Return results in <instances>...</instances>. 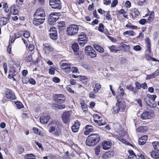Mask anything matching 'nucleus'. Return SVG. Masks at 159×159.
<instances>
[{
  "label": "nucleus",
  "instance_id": "nucleus-1",
  "mask_svg": "<svg viewBox=\"0 0 159 159\" xmlns=\"http://www.w3.org/2000/svg\"><path fill=\"white\" fill-rule=\"evenodd\" d=\"M100 139V137L98 134H91L87 137L86 144L89 146H93L99 142Z\"/></svg>",
  "mask_w": 159,
  "mask_h": 159
},
{
  "label": "nucleus",
  "instance_id": "nucleus-2",
  "mask_svg": "<svg viewBox=\"0 0 159 159\" xmlns=\"http://www.w3.org/2000/svg\"><path fill=\"white\" fill-rule=\"evenodd\" d=\"M58 123L57 122H52L48 125L49 127V132L50 133H52L54 132L53 134L55 136H58L60 135L61 131L59 127Z\"/></svg>",
  "mask_w": 159,
  "mask_h": 159
},
{
  "label": "nucleus",
  "instance_id": "nucleus-3",
  "mask_svg": "<svg viewBox=\"0 0 159 159\" xmlns=\"http://www.w3.org/2000/svg\"><path fill=\"white\" fill-rule=\"evenodd\" d=\"M79 30L78 25L75 24L70 25L67 28V34L69 36H74L78 33Z\"/></svg>",
  "mask_w": 159,
  "mask_h": 159
},
{
  "label": "nucleus",
  "instance_id": "nucleus-4",
  "mask_svg": "<svg viewBox=\"0 0 159 159\" xmlns=\"http://www.w3.org/2000/svg\"><path fill=\"white\" fill-rule=\"evenodd\" d=\"M125 108V103L119 101L117 100V102L115 106H114L113 107V113L114 114L118 113L119 111L123 112Z\"/></svg>",
  "mask_w": 159,
  "mask_h": 159
},
{
  "label": "nucleus",
  "instance_id": "nucleus-5",
  "mask_svg": "<svg viewBox=\"0 0 159 159\" xmlns=\"http://www.w3.org/2000/svg\"><path fill=\"white\" fill-rule=\"evenodd\" d=\"M84 52L86 55L90 56L92 57H96V52L90 46H86L85 48Z\"/></svg>",
  "mask_w": 159,
  "mask_h": 159
},
{
  "label": "nucleus",
  "instance_id": "nucleus-6",
  "mask_svg": "<svg viewBox=\"0 0 159 159\" xmlns=\"http://www.w3.org/2000/svg\"><path fill=\"white\" fill-rule=\"evenodd\" d=\"M71 112L70 111H66L61 115V118L63 122L65 123H69L71 119Z\"/></svg>",
  "mask_w": 159,
  "mask_h": 159
},
{
  "label": "nucleus",
  "instance_id": "nucleus-7",
  "mask_svg": "<svg viewBox=\"0 0 159 159\" xmlns=\"http://www.w3.org/2000/svg\"><path fill=\"white\" fill-rule=\"evenodd\" d=\"M49 5L53 8L60 9L61 7V3L60 0H50Z\"/></svg>",
  "mask_w": 159,
  "mask_h": 159
},
{
  "label": "nucleus",
  "instance_id": "nucleus-8",
  "mask_svg": "<svg viewBox=\"0 0 159 159\" xmlns=\"http://www.w3.org/2000/svg\"><path fill=\"white\" fill-rule=\"evenodd\" d=\"M54 100L56 102L59 104L64 103L65 101V98L62 94H55L53 96Z\"/></svg>",
  "mask_w": 159,
  "mask_h": 159
},
{
  "label": "nucleus",
  "instance_id": "nucleus-9",
  "mask_svg": "<svg viewBox=\"0 0 159 159\" xmlns=\"http://www.w3.org/2000/svg\"><path fill=\"white\" fill-rule=\"evenodd\" d=\"M34 16L36 18L41 17V18L45 19V14L42 8H38L36 11Z\"/></svg>",
  "mask_w": 159,
  "mask_h": 159
},
{
  "label": "nucleus",
  "instance_id": "nucleus-10",
  "mask_svg": "<svg viewBox=\"0 0 159 159\" xmlns=\"http://www.w3.org/2000/svg\"><path fill=\"white\" fill-rule=\"evenodd\" d=\"M4 95L7 98L11 100H14L16 98L14 93L9 89H7L5 91Z\"/></svg>",
  "mask_w": 159,
  "mask_h": 159
},
{
  "label": "nucleus",
  "instance_id": "nucleus-11",
  "mask_svg": "<svg viewBox=\"0 0 159 159\" xmlns=\"http://www.w3.org/2000/svg\"><path fill=\"white\" fill-rule=\"evenodd\" d=\"M50 38L53 40H56L57 38V33L56 29L54 27L50 28L49 30Z\"/></svg>",
  "mask_w": 159,
  "mask_h": 159
},
{
  "label": "nucleus",
  "instance_id": "nucleus-12",
  "mask_svg": "<svg viewBox=\"0 0 159 159\" xmlns=\"http://www.w3.org/2000/svg\"><path fill=\"white\" fill-rule=\"evenodd\" d=\"M59 18L58 16L56 14L51 13L49 16L48 21L49 23H54L56 22Z\"/></svg>",
  "mask_w": 159,
  "mask_h": 159
},
{
  "label": "nucleus",
  "instance_id": "nucleus-13",
  "mask_svg": "<svg viewBox=\"0 0 159 159\" xmlns=\"http://www.w3.org/2000/svg\"><path fill=\"white\" fill-rule=\"evenodd\" d=\"M45 19L41 18H39L34 17L33 19V24L36 26H38L42 24L44 22Z\"/></svg>",
  "mask_w": 159,
  "mask_h": 159
},
{
  "label": "nucleus",
  "instance_id": "nucleus-14",
  "mask_svg": "<svg viewBox=\"0 0 159 159\" xmlns=\"http://www.w3.org/2000/svg\"><path fill=\"white\" fill-rule=\"evenodd\" d=\"M43 51L49 53L51 52L53 49L51 45L49 44L45 43L43 44Z\"/></svg>",
  "mask_w": 159,
  "mask_h": 159
},
{
  "label": "nucleus",
  "instance_id": "nucleus-15",
  "mask_svg": "<svg viewBox=\"0 0 159 159\" xmlns=\"http://www.w3.org/2000/svg\"><path fill=\"white\" fill-rule=\"evenodd\" d=\"M151 114L150 112L145 111L141 115L140 118L143 120H146L150 119L151 117Z\"/></svg>",
  "mask_w": 159,
  "mask_h": 159
},
{
  "label": "nucleus",
  "instance_id": "nucleus-16",
  "mask_svg": "<svg viewBox=\"0 0 159 159\" xmlns=\"http://www.w3.org/2000/svg\"><path fill=\"white\" fill-rule=\"evenodd\" d=\"M102 144L103 149L105 150L109 149L111 146V143L109 141H104Z\"/></svg>",
  "mask_w": 159,
  "mask_h": 159
},
{
  "label": "nucleus",
  "instance_id": "nucleus-17",
  "mask_svg": "<svg viewBox=\"0 0 159 159\" xmlns=\"http://www.w3.org/2000/svg\"><path fill=\"white\" fill-rule=\"evenodd\" d=\"M50 119L48 116H42L40 118V122L42 124H45L48 123Z\"/></svg>",
  "mask_w": 159,
  "mask_h": 159
},
{
  "label": "nucleus",
  "instance_id": "nucleus-18",
  "mask_svg": "<svg viewBox=\"0 0 159 159\" xmlns=\"http://www.w3.org/2000/svg\"><path fill=\"white\" fill-rule=\"evenodd\" d=\"M146 46L147 48V50L146 51V52L147 54L149 55L151 52V46L150 41L149 38H147L146 39Z\"/></svg>",
  "mask_w": 159,
  "mask_h": 159
},
{
  "label": "nucleus",
  "instance_id": "nucleus-19",
  "mask_svg": "<svg viewBox=\"0 0 159 159\" xmlns=\"http://www.w3.org/2000/svg\"><path fill=\"white\" fill-rule=\"evenodd\" d=\"M80 125V123L78 121H77L71 127L72 131L74 132H77Z\"/></svg>",
  "mask_w": 159,
  "mask_h": 159
},
{
  "label": "nucleus",
  "instance_id": "nucleus-20",
  "mask_svg": "<svg viewBox=\"0 0 159 159\" xmlns=\"http://www.w3.org/2000/svg\"><path fill=\"white\" fill-rule=\"evenodd\" d=\"M9 20L8 18L3 17H0V25H5L8 22Z\"/></svg>",
  "mask_w": 159,
  "mask_h": 159
},
{
  "label": "nucleus",
  "instance_id": "nucleus-21",
  "mask_svg": "<svg viewBox=\"0 0 159 159\" xmlns=\"http://www.w3.org/2000/svg\"><path fill=\"white\" fill-rule=\"evenodd\" d=\"M61 66L62 69L66 70L67 71H69L71 67V65L67 63H62L61 65Z\"/></svg>",
  "mask_w": 159,
  "mask_h": 159
},
{
  "label": "nucleus",
  "instance_id": "nucleus-22",
  "mask_svg": "<svg viewBox=\"0 0 159 159\" xmlns=\"http://www.w3.org/2000/svg\"><path fill=\"white\" fill-rule=\"evenodd\" d=\"M159 75V71L156 70L154 73L150 75H148L147 77L148 79H150L156 77Z\"/></svg>",
  "mask_w": 159,
  "mask_h": 159
},
{
  "label": "nucleus",
  "instance_id": "nucleus-23",
  "mask_svg": "<svg viewBox=\"0 0 159 159\" xmlns=\"http://www.w3.org/2000/svg\"><path fill=\"white\" fill-rule=\"evenodd\" d=\"M147 129V127L146 126H140L137 129L136 131L138 133H144L146 132Z\"/></svg>",
  "mask_w": 159,
  "mask_h": 159
},
{
  "label": "nucleus",
  "instance_id": "nucleus-24",
  "mask_svg": "<svg viewBox=\"0 0 159 159\" xmlns=\"http://www.w3.org/2000/svg\"><path fill=\"white\" fill-rule=\"evenodd\" d=\"M94 83L95 84V85L94 87V89L93 91L94 93H96L101 88V86L100 84L99 83L95 82Z\"/></svg>",
  "mask_w": 159,
  "mask_h": 159
},
{
  "label": "nucleus",
  "instance_id": "nucleus-25",
  "mask_svg": "<svg viewBox=\"0 0 159 159\" xmlns=\"http://www.w3.org/2000/svg\"><path fill=\"white\" fill-rule=\"evenodd\" d=\"M113 156V154L111 152H106L102 156L101 158L102 159H107L110 158L111 157Z\"/></svg>",
  "mask_w": 159,
  "mask_h": 159
},
{
  "label": "nucleus",
  "instance_id": "nucleus-26",
  "mask_svg": "<svg viewBox=\"0 0 159 159\" xmlns=\"http://www.w3.org/2000/svg\"><path fill=\"white\" fill-rule=\"evenodd\" d=\"M152 157L155 159L159 158V154L158 152L152 151L151 153Z\"/></svg>",
  "mask_w": 159,
  "mask_h": 159
},
{
  "label": "nucleus",
  "instance_id": "nucleus-27",
  "mask_svg": "<svg viewBox=\"0 0 159 159\" xmlns=\"http://www.w3.org/2000/svg\"><path fill=\"white\" fill-rule=\"evenodd\" d=\"M72 48L75 52H77L79 50L78 44L77 43H73L72 46Z\"/></svg>",
  "mask_w": 159,
  "mask_h": 159
},
{
  "label": "nucleus",
  "instance_id": "nucleus-28",
  "mask_svg": "<svg viewBox=\"0 0 159 159\" xmlns=\"http://www.w3.org/2000/svg\"><path fill=\"white\" fill-rule=\"evenodd\" d=\"M117 92L118 95L120 96H122L124 94V90L123 88H121L120 85L118 88Z\"/></svg>",
  "mask_w": 159,
  "mask_h": 159
},
{
  "label": "nucleus",
  "instance_id": "nucleus-29",
  "mask_svg": "<svg viewBox=\"0 0 159 159\" xmlns=\"http://www.w3.org/2000/svg\"><path fill=\"white\" fill-rule=\"evenodd\" d=\"M93 47L95 49L100 53H102L104 52V49L97 45H94Z\"/></svg>",
  "mask_w": 159,
  "mask_h": 159
},
{
  "label": "nucleus",
  "instance_id": "nucleus-30",
  "mask_svg": "<svg viewBox=\"0 0 159 159\" xmlns=\"http://www.w3.org/2000/svg\"><path fill=\"white\" fill-rule=\"evenodd\" d=\"M154 148L157 151H159V142H154L152 143Z\"/></svg>",
  "mask_w": 159,
  "mask_h": 159
},
{
  "label": "nucleus",
  "instance_id": "nucleus-31",
  "mask_svg": "<svg viewBox=\"0 0 159 159\" xmlns=\"http://www.w3.org/2000/svg\"><path fill=\"white\" fill-rule=\"evenodd\" d=\"M11 12L14 15H17L18 13V11L17 9H15L14 6H12L10 9Z\"/></svg>",
  "mask_w": 159,
  "mask_h": 159
},
{
  "label": "nucleus",
  "instance_id": "nucleus-32",
  "mask_svg": "<svg viewBox=\"0 0 159 159\" xmlns=\"http://www.w3.org/2000/svg\"><path fill=\"white\" fill-rule=\"evenodd\" d=\"M113 126L114 128L117 130L118 132V130H119L122 128L121 125L118 123H114Z\"/></svg>",
  "mask_w": 159,
  "mask_h": 159
},
{
  "label": "nucleus",
  "instance_id": "nucleus-33",
  "mask_svg": "<svg viewBox=\"0 0 159 159\" xmlns=\"http://www.w3.org/2000/svg\"><path fill=\"white\" fill-rule=\"evenodd\" d=\"M35 156L32 154H27L25 156V159H35Z\"/></svg>",
  "mask_w": 159,
  "mask_h": 159
},
{
  "label": "nucleus",
  "instance_id": "nucleus-34",
  "mask_svg": "<svg viewBox=\"0 0 159 159\" xmlns=\"http://www.w3.org/2000/svg\"><path fill=\"white\" fill-rule=\"evenodd\" d=\"M32 60V56L31 55H29L26 56L25 58V61L26 62H30Z\"/></svg>",
  "mask_w": 159,
  "mask_h": 159
},
{
  "label": "nucleus",
  "instance_id": "nucleus-35",
  "mask_svg": "<svg viewBox=\"0 0 159 159\" xmlns=\"http://www.w3.org/2000/svg\"><path fill=\"white\" fill-rule=\"evenodd\" d=\"M80 104L81 105L82 108L84 110V111H85L87 109V106L85 104L84 102L83 101H82L80 102Z\"/></svg>",
  "mask_w": 159,
  "mask_h": 159
},
{
  "label": "nucleus",
  "instance_id": "nucleus-36",
  "mask_svg": "<svg viewBox=\"0 0 159 159\" xmlns=\"http://www.w3.org/2000/svg\"><path fill=\"white\" fill-rule=\"evenodd\" d=\"M84 38H87L86 34L84 33H83L79 36V41H84V40H85Z\"/></svg>",
  "mask_w": 159,
  "mask_h": 159
},
{
  "label": "nucleus",
  "instance_id": "nucleus-37",
  "mask_svg": "<svg viewBox=\"0 0 159 159\" xmlns=\"http://www.w3.org/2000/svg\"><path fill=\"white\" fill-rule=\"evenodd\" d=\"M65 23L62 21H60L58 25V28L59 29H62L63 27L65 26Z\"/></svg>",
  "mask_w": 159,
  "mask_h": 159
},
{
  "label": "nucleus",
  "instance_id": "nucleus-38",
  "mask_svg": "<svg viewBox=\"0 0 159 159\" xmlns=\"http://www.w3.org/2000/svg\"><path fill=\"white\" fill-rule=\"evenodd\" d=\"M85 129L86 130H88L90 132H93L94 130L93 127L90 125H87L86 126Z\"/></svg>",
  "mask_w": 159,
  "mask_h": 159
},
{
  "label": "nucleus",
  "instance_id": "nucleus-39",
  "mask_svg": "<svg viewBox=\"0 0 159 159\" xmlns=\"http://www.w3.org/2000/svg\"><path fill=\"white\" fill-rule=\"evenodd\" d=\"M154 12H152L150 13L148 20L149 21V22L153 20L154 16Z\"/></svg>",
  "mask_w": 159,
  "mask_h": 159
},
{
  "label": "nucleus",
  "instance_id": "nucleus-40",
  "mask_svg": "<svg viewBox=\"0 0 159 159\" xmlns=\"http://www.w3.org/2000/svg\"><path fill=\"white\" fill-rule=\"evenodd\" d=\"M117 139L120 141L121 142L126 143H127V140L123 138L120 136H118L117 137Z\"/></svg>",
  "mask_w": 159,
  "mask_h": 159
},
{
  "label": "nucleus",
  "instance_id": "nucleus-41",
  "mask_svg": "<svg viewBox=\"0 0 159 159\" xmlns=\"http://www.w3.org/2000/svg\"><path fill=\"white\" fill-rule=\"evenodd\" d=\"M85 40L84 41H78V43L80 45L82 46H84L85 44H86L88 40L87 38H85Z\"/></svg>",
  "mask_w": 159,
  "mask_h": 159
},
{
  "label": "nucleus",
  "instance_id": "nucleus-42",
  "mask_svg": "<svg viewBox=\"0 0 159 159\" xmlns=\"http://www.w3.org/2000/svg\"><path fill=\"white\" fill-rule=\"evenodd\" d=\"M16 104L17 106V107L19 109L23 107V105L22 104V103L19 101H17L16 102Z\"/></svg>",
  "mask_w": 159,
  "mask_h": 159
},
{
  "label": "nucleus",
  "instance_id": "nucleus-43",
  "mask_svg": "<svg viewBox=\"0 0 159 159\" xmlns=\"http://www.w3.org/2000/svg\"><path fill=\"white\" fill-rule=\"evenodd\" d=\"M98 30L101 32H103L104 30L103 25L102 24L100 23L99 25Z\"/></svg>",
  "mask_w": 159,
  "mask_h": 159
},
{
  "label": "nucleus",
  "instance_id": "nucleus-44",
  "mask_svg": "<svg viewBox=\"0 0 159 159\" xmlns=\"http://www.w3.org/2000/svg\"><path fill=\"white\" fill-rule=\"evenodd\" d=\"M95 123H96L97 124H98V125H104L106 124V123L104 122H102V120H95Z\"/></svg>",
  "mask_w": 159,
  "mask_h": 159
},
{
  "label": "nucleus",
  "instance_id": "nucleus-45",
  "mask_svg": "<svg viewBox=\"0 0 159 159\" xmlns=\"http://www.w3.org/2000/svg\"><path fill=\"white\" fill-rule=\"evenodd\" d=\"M118 132L119 134L122 136H124L126 134V131L124 129H123L122 128L120 129L119 130H118Z\"/></svg>",
  "mask_w": 159,
  "mask_h": 159
},
{
  "label": "nucleus",
  "instance_id": "nucleus-46",
  "mask_svg": "<svg viewBox=\"0 0 159 159\" xmlns=\"http://www.w3.org/2000/svg\"><path fill=\"white\" fill-rule=\"evenodd\" d=\"M109 49L110 51L111 52H117V48H116L114 45H112L109 48Z\"/></svg>",
  "mask_w": 159,
  "mask_h": 159
},
{
  "label": "nucleus",
  "instance_id": "nucleus-47",
  "mask_svg": "<svg viewBox=\"0 0 159 159\" xmlns=\"http://www.w3.org/2000/svg\"><path fill=\"white\" fill-rule=\"evenodd\" d=\"M100 148L99 146H98L95 149V154L98 156L100 152Z\"/></svg>",
  "mask_w": 159,
  "mask_h": 159
},
{
  "label": "nucleus",
  "instance_id": "nucleus-48",
  "mask_svg": "<svg viewBox=\"0 0 159 159\" xmlns=\"http://www.w3.org/2000/svg\"><path fill=\"white\" fill-rule=\"evenodd\" d=\"M83 66L85 69L89 70H91L92 68L88 64H84L82 65Z\"/></svg>",
  "mask_w": 159,
  "mask_h": 159
},
{
  "label": "nucleus",
  "instance_id": "nucleus-49",
  "mask_svg": "<svg viewBox=\"0 0 159 159\" xmlns=\"http://www.w3.org/2000/svg\"><path fill=\"white\" fill-rule=\"evenodd\" d=\"M106 19L109 20H112L111 18V16L110 14L109 11H108L106 15Z\"/></svg>",
  "mask_w": 159,
  "mask_h": 159
},
{
  "label": "nucleus",
  "instance_id": "nucleus-50",
  "mask_svg": "<svg viewBox=\"0 0 159 159\" xmlns=\"http://www.w3.org/2000/svg\"><path fill=\"white\" fill-rule=\"evenodd\" d=\"M3 8H4V11L5 12H7L9 11L8 6L7 3H4L3 5Z\"/></svg>",
  "mask_w": 159,
  "mask_h": 159
},
{
  "label": "nucleus",
  "instance_id": "nucleus-51",
  "mask_svg": "<svg viewBox=\"0 0 159 159\" xmlns=\"http://www.w3.org/2000/svg\"><path fill=\"white\" fill-rule=\"evenodd\" d=\"M127 89L130 91H132L134 92V93H135V92L134 91V88L133 87V86L131 85H129V86H127L126 87Z\"/></svg>",
  "mask_w": 159,
  "mask_h": 159
},
{
  "label": "nucleus",
  "instance_id": "nucleus-52",
  "mask_svg": "<svg viewBox=\"0 0 159 159\" xmlns=\"http://www.w3.org/2000/svg\"><path fill=\"white\" fill-rule=\"evenodd\" d=\"M133 49L136 51H139L141 49V47L139 45H136L133 47Z\"/></svg>",
  "mask_w": 159,
  "mask_h": 159
},
{
  "label": "nucleus",
  "instance_id": "nucleus-53",
  "mask_svg": "<svg viewBox=\"0 0 159 159\" xmlns=\"http://www.w3.org/2000/svg\"><path fill=\"white\" fill-rule=\"evenodd\" d=\"M71 70L73 73H77L78 72L77 68L75 67H72L71 69Z\"/></svg>",
  "mask_w": 159,
  "mask_h": 159
},
{
  "label": "nucleus",
  "instance_id": "nucleus-54",
  "mask_svg": "<svg viewBox=\"0 0 159 159\" xmlns=\"http://www.w3.org/2000/svg\"><path fill=\"white\" fill-rule=\"evenodd\" d=\"M118 2L117 0H114L111 4V6L113 7H115L117 4Z\"/></svg>",
  "mask_w": 159,
  "mask_h": 159
},
{
  "label": "nucleus",
  "instance_id": "nucleus-55",
  "mask_svg": "<svg viewBox=\"0 0 159 159\" xmlns=\"http://www.w3.org/2000/svg\"><path fill=\"white\" fill-rule=\"evenodd\" d=\"M135 86H136V88L138 89H140L141 88V84H140V83H139L138 82H136L135 83Z\"/></svg>",
  "mask_w": 159,
  "mask_h": 159
},
{
  "label": "nucleus",
  "instance_id": "nucleus-56",
  "mask_svg": "<svg viewBox=\"0 0 159 159\" xmlns=\"http://www.w3.org/2000/svg\"><path fill=\"white\" fill-rule=\"evenodd\" d=\"M126 27L129 28L130 29H135L137 27L135 26L134 25H131V24H127L126 25Z\"/></svg>",
  "mask_w": 159,
  "mask_h": 159
},
{
  "label": "nucleus",
  "instance_id": "nucleus-57",
  "mask_svg": "<svg viewBox=\"0 0 159 159\" xmlns=\"http://www.w3.org/2000/svg\"><path fill=\"white\" fill-rule=\"evenodd\" d=\"M49 73L51 75H54L55 73V70L53 67H51L49 69Z\"/></svg>",
  "mask_w": 159,
  "mask_h": 159
},
{
  "label": "nucleus",
  "instance_id": "nucleus-58",
  "mask_svg": "<svg viewBox=\"0 0 159 159\" xmlns=\"http://www.w3.org/2000/svg\"><path fill=\"white\" fill-rule=\"evenodd\" d=\"M66 88L69 91V92L72 93H74V90H72V89H71V86L70 85H68L66 87Z\"/></svg>",
  "mask_w": 159,
  "mask_h": 159
},
{
  "label": "nucleus",
  "instance_id": "nucleus-59",
  "mask_svg": "<svg viewBox=\"0 0 159 159\" xmlns=\"http://www.w3.org/2000/svg\"><path fill=\"white\" fill-rule=\"evenodd\" d=\"M146 22V20L144 19H141L139 21V23L142 25H144Z\"/></svg>",
  "mask_w": 159,
  "mask_h": 159
},
{
  "label": "nucleus",
  "instance_id": "nucleus-60",
  "mask_svg": "<svg viewBox=\"0 0 159 159\" xmlns=\"http://www.w3.org/2000/svg\"><path fill=\"white\" fill-rule=\"evenodd\" d=\"M23 36L25 38H28L30 36V34L29 32L26 31L24 33Z\"/></svg>",
  "mask_w": 159,
  "mask_h": 159
},
{
  "label": "nucleus",
  "instance_id": "nucleus-61",
  "mask_svg": "<svg viewBox=\"0 0 159 159\" xmlns=\"http://www.w3.org/2000/svg\"><path fill=\"white\" fill-rule=\"evenodd\" d=\"M93 117L94 118V121L95 122V120L99 119L100 117L97 114H95L93 115Z\"/></svg>",
  "mask_w": 159,
  "mask_h": 159
},
{
  "label": "nucleus",
  "instance_id": "nucleus-62",
  "mask_svg": "<svg viewBox=\"0 0 159 159\" xmlns=\"http://www.w3.org/2000/svg\"><path fill=\"white\" fill-rule=\"evenodd\" d=\"M35 144L39 147V148L41 149H43V148L42 147V145L40 143H39L36 141H35Z\"/></svg>",
  "mask_w": 159,
  "mask_h": 159
},
{
  "label": "nucleus",
  "instance_id": "nucleus-63",
  "mask_svg": "<svg viewBox=\"0 0 159 159\" xmlns=\"http://www.w3.org/2000/svg\"><path fill=\"white\" fill-rule=\"evenodd\" d=\"M34 48V46L33 44H30L29 45V49L30 51H32Z\"/></svg>",
  "mask_w": 159,
  "mask_h": 159
},
{
  "label": "nucleus",
  "instance_id": "nucleus-64",
  "mask_svg": "<svg viewBox=\"0 0 159 159\" xmlns=\"http://www.w3.org/2000/svg\"><path fill=\"white\" fill-rule=\"evenodd\" d=\"M146 142L140 138H139V145H143Z\"/></svg>",
  "mask_w": 159,
  "mask_h": 159
}]
</instances>
